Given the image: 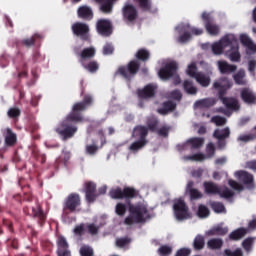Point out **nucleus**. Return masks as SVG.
I'll list each match as a JSON object with an SVG mask.
<instances>
[{"label":"nucleus","instance_id":"5701e85b","mask_svg":"<svg viewBox=\"0 0 256 256\" xmlns=\"http://www.w3.org/2000/svg\"><path fill=\"white\" fill-rule=\"evenodd\" d=\"M77 15L79 19H83L84 21H91L95 17L93 8L87 5L80 6L77 10Z\"/></svg>","mask_w":256,"mask_h":256},{"label":"nucleus","instance_id":"72a5a7b5","mask_svg":"<svg viewBox=\"0 0 256 256\" xmlns=\"http://www.w3.org/2000/svg\"><path fill=\"white\" fill-rule=\"evenodd\" d=\"M42 39H43V36L41 34L36 33L30 38L23 39L22 45H24L25 47H33V45H35L37 41H41Z\"/></svg>","mask_w":256,"mask_h":256},{"label":"nucleus","instance_id":"5fc2aeb1","mask_svg":"<svg viewBox=\"0 0 256 256\" xmlns=\"http://www.w3.org/2000/svg\"><path fill=\"white\" fill-rule=\"evenodd\" d=\"M224 256H245V255L243 254V249L236 248L235 250L225 249Z\"/></svg>","mask_w":256,"mask_h":256},{"label":"nucleus","instance_id":"79ce46f5","mask_svg":"<svg viewBox=\"0 0 256 256\" xmlns=\"http://www.w3.org/2000/svg\"><path fill=\"white\" fill-rule=\"evenodd\" d=\"M147 143L148 142H145L143 140L135 141L129 146V151H131L132 153H138L147 145Z\"/></svg>","mask_w":256,"mask_h":256},{"label":"nucleus","instance_id":"0e129e2a","mask_svg":"<svg viewBox=\"0 0 256 256\" xmlns=\"http://www.w3.org/2000/svg\"><path fill=\"white\" fill-rule=\"evenodd\" d=\"M212 123H215L217 127H221L227 123V119L221 116H214L212 117Z\"/></svg>","mask_w":256,"mask_h":256},{"label":"nucleus","instance_id":"3c124183","mask_svg":"<svg viewBox=\"0 0 256 256\" xmlns=\"http://www.w3.org/2000/svg\"><path fill=\"white\" fill-rule=\"evenodd\" d=\"M7 115L10 119H18V117H21V109L12 107L8 110Z\"/></svg>","mask_w":256,"mask_h":256},{"label":"nucleus","instance_id":"0eeeda50","mask_svg":"<svg viewBox=\"0 0 256 256\" xmlns=\"http://www.w3.org/2000/svg\"><path fill=\"white\" fill-rule=\"evenodd\" d=\"M174 215L178 221H183L189 217V207L183 199H178L173 205Z\"/></svg>","mask_w":256,"mask_h":256},{"label":"nucleus","instance_id":"2eb2a0df","mask_svg":"<svg viewBox=\"0 0 256 256\" xmlns=\"http://www.w3.org/2000/svg\"><path fill=\"white\" fill-rule=\"evenodd\" d=\"M236 177H238L239 181L245 185L248 189H255V181L253 178V174L240 170L236 172Z\"/></svg>","mask_w":256,"mask_h":256},{"label":"nucleus","instance_id":"a19ab883","mask_svg":"<svg viewBox=\"0 0 256 256\" xmlns=\"http://www.w3.org/2000/svg\"><path fill=\"white\" fill-rule=\"evenodd\" d=\"M157 127H159V119H157V117H155V116L148 118V120H147L148 131L155 133L158 129Z\"/></svg>","mask_w":256,"mask_h":256},{"label":"nucleus","instance_id":"bf43d9fd","mask_svg":"<svg viewBox=\"0 0 256 256\" xmlns=\"http://www.w3.org/2000/svg\"><path fill=\"white\" fill-rule=\"evenodd\" d=\"M171 253H173V248H171L168 245H162L159 249H158V254L160 256H168L171 255Z\"/></svg>","mask_w":256,"mask_h":256},{"label":"nucleus","instance_id":"4d7b16f0","mask_svg":"<svg viewBox=\"0 0 256 256\" xmlns=\"http://www.w3.org/2000/svg\"><path fill=\"white\" fill-rule=\"evenodd\" d=\"M240 41L242 45H244V47H247L248 49H253V41L251 40V38H249V36L242 34L240 36Z\"/></svg>","mask_w":256,"mask_h":256},{"label":"nucleus","instance_id":"dca6fc26","mask_svg":"<svg viewBox=\"0 0 256 256\" xmlns=\"http://www.w3.org/2000/svg\"><path fill=\"white\" fill-rule=\"evenodd\" d=\"M228 47L230 49V53H229L230 61H233L235 63H238V61H241V53H239V40H237V37H235V35L232 37V40Z\"/></svg>","mask_w":256,"mask_h":256},{"label":"nucleus","instance_id":"473e14b6","mask_svg":"<svg viewBox=\"0 0 256 256\" xmlns=\"http://www.w3.org/2000/svg\"><path fill=\"white\" fill-rule=\"evenodd\" d=\"M228 232H229L228 228H225L222 226H216V227L210 229L207 232V235H209L210 237H215V236L223 237L224 235H227Z\"/></svg>","mask_w":256,"mask_h":256},{"label":"nucleus","instance_id":"7ed1b4c3","mask_svg":"<svg viewBox=\"0 0 256 256\" xmlns=\"http://www.w3.org/2000/svg\"><path fill=\"white\" fill-rule=\"evenodd\" d=\"M224 81H227V78H221L218 81L213 83V89L218 91V97L222 101L223 105L226 107L227 110L220 108L221 113L227 115L228 117L231 116V112L239 111L241 109V105H239V100L235 97H225L227 94V89H229L232 85L230 81H227L226 84H223Z\"/></svg>","mask_w":256,"mask_h":256},{"label":"nucleus","instance_id":"4468645a","mask_svg":"<svg viewBox=\"0 0 256 256\" xmlns=\"http://www.w3.org/2000/svg\"><path fill=\"white\" fill-rule=\"evenodd\" d=\"M157 93V85L148 84L142 89L137 90V96L139 99H153Z\"/></svg>","mask_w":256,"mask_h":256},{"label":"nucleus","instance_id":"39448f33","mask_svg":"<svg viewBox=\"0 0 256 256\" xmlns=\"http://www.w3.org/2000/svg\"><path fill=\"white\" fill-rule=\"evenodd\" d=\"M81 195L77 193H70L63 202V213L69 215V213H77L81 211Z\"/></svg>","mask_w":256,"mask_h":256},{"label":"nucleus","instance_id":"c03bdc74","mask_svg":"<svg viewBox=\"0 0 256 256\" xmlns=\"http://www.w3.org/2000/svg\"><path fill=\"white\" fill-rule=\"evenodd\" d=\"M195 79L197 83H199L202 87H209V85L211 84V78L201 72L197 75Z\"/></svg>","mask_w":256,"mask_h":256},{"label":"nucleus","instance_id":"7c9ffc66","mask_svg":"<svg viewBox=\"0 0 256 256\" xmlns=\"http://www.w3.org/2000/svg\"><path fill=\"white\" fill-rule=\"evenodd\" d=\"M203 187L207 195H218L219 193V186L213 182L205 181Z\"/></svg>","mask_w":256,"mask_h":256},{"label":"nucleus","instance_id":"ddd939ff","mask_svg":"<svg viewBox=\"0 0 256 256\" xmlns=\"http://www.w3.org/2000/svg\"><path fill=\"white\" fill-rule=\"evenodd\" d=\"M84 189L87 203H95L99 197V194H97V184L93 181H88L84 184Z\"/></svg>","mask_w":256,"mask_h":256},{"label":"nucleus","instance_id":"680f3d73","mask_svg":"<svg viewBox=\"0 0 256 256\" xmlns=\"http://www.w3.org/2000/svg\"><path fill=\"white\" fill-rule=\"evenodd\" d=\"M169 131H171V127L169 126H162L161 128H157L155 133L159 135V137H169Z\"/></svg>","mask_w":256,"mask_h":256},{"label":"nucleus","instance_id":"09e8293b","mask_svg":"<svg viewBox=\"0 0 256 256\" xmlns=\"http://www.w3.org/2000/svg\"><path fill=\"white\" fill-rule=\"evenodd\" d=\"M210 207L214 213H225V205L221 202H212Z\"/></svg>","mask_w":256,"mask_h":256},{"label":"nucleus","instance_id":"a878e982","mask_svg":"<svg viewBox=\"0 0 256 256\" xmlns=\"http://www.w3.org/2000/svg\"><path fill=\"white\" fill-rule=\"evenodd\" d=\"M4 139L6 147H14L17 144V134L11 128L6 129Z\"/></svg>","mask_w":256,"mask_h":256},{"label":"nucleus","instance_id":"a211bd4d","mask_svg":"<svg viewBox=\"0 0 256 256\" xmlns=\"http://www.w3.org/2000/svg\"><path fill=\"white\" fill-rule=\"evenodd\" d=\"M95 3L99 5L100 13L104 15H111L113 13V7H115V3L117 0H95Z\"/></svg>","mask_w":256,"mask_h":256},{"label":"nucleus","instance_id":"8fccbe9b","mask_svg":"<svg viewBox=\"0 0 256 256\" xmlns=\"http://www.w3.org/2000/svg\"><path fill=\"white\" fill-rule=\"evenodd\" d=\"M218 195H220V197L223 199H231V197H234L235 192H233L228 187H225L223 190L219 189Z\"/></svg>","mask_w":256,"mask_h":256},{"label":"nucleus","instance_id":"f03ea898","mask_svg":"<svg viewBox=\"0 0 256 256\" xmlns=\"http://www.w3.org/2000/svg\"><path fill=\"white\" fill-rule=\"evenodd\" d=\"M134 60L128 62L127 65L120 66L117 70L118 75H121L127 81H131L139 70L141 69V61L142 63H147V61L151 58V52L145 48L139 49L135 54Z\"/></svg>","mask_w":256,"mask_h":256},{"label":"nucleus","instance_id":"423d86ee","mask_svg":"<svg viewBox=\"0 0 256 256\" xmlns=\"http://www.w3.org/2000/svg\"><path fill=\"white\" fill-rule=\"evenodd\" d=\"M122 15L127 25H135L137 19H139V11L133 4H126L122 8Z\"/></svg>","mask_w":256,"mask_h":256},{"label":"nucleus","instance_id":"69168bd1","mask_svg":"<svg viewBox=\"0 0 256 256\" xmlns=\"http://www.w3.org/2000/svg\"><path fill=\"white\" fill-rule=\"evenodd\" d=\"M207 158L211 159L215 157V144L209 143L206 147Z\"/></svg>","mask_w":256,"mask_h":256},{"label":"nucleus","instance_id":"412c9836","mask_svg":"<svg viewBox=\"0 0 256 256\" xmlns=\"http://www.w3.org/2000/svg\"><path fill=\"white\" fill-rule=\"evenodd\" d=\"M31 216L34 219H37L41 227H43V225H45V222L47 221V215L45 214L43 208L39 204H37L36 207H32Z\"/></svg>","mask_w":256,"mask_h":256},{"label":"nucleus","instance_id":"f8f14e48","mask_svg":"<svg viewBox=\"0 0 256 256\" xmlns=\"http://www.w3.org/2000/svg\"><path fill=\"white\" fill-rule=\"evenodd\" d=\"M233 36L232 34H227L225 35L220 41L214 43L212 45V53L214 55H221L229 45H231V41H233Z\"/></svg>","mask_w":256,"mask_h":256},{"label":"nucleus","instance_id":"603ef678","mask_svg":"<svg viewBox=\"0 0 256 256\" xmlns=\"http://www.w3.org/2000/svg\"><path fill=\"white\" fill-rule=\"evenodd\" d=\"M115 213L119 215V217H123L125 213H127V204L117 203L115 207Z\"/></svg>","mask_w":256,"mask_h":256},{"label":"nucleus","instance_id":"4c0bfd02","mask_svg":"<svg viewBox=\"0 0 256 256\" xmlns=\"http://www.w3.org/2000/svg\"><path fill=\"white\" fill-rule=\"evenodd\" d=\"M231 135V130L229 128L216 129L213 133L215 139H229Z\"/></svg>","mask_w":256,"mask_h":256},{"label":"nucleus","instance_id":"13d9d810","mask_svg":"<svg viewBox=\"0 0 256 256\" xmlns=\"http://www.w3.org/2000/svg\"><path fill=\"white\" fill-rule=\"evenodd\" d=\"M111 199H123V190L121 188L112 189L109 192Z\"/></svg>","mask_w":256,"mask_h":256},{"label":"nucleus","instance_id":"774afa93","mask_svg":"<svg viewBox=\"0 0 256 256\" xmlns=\"http://www.w3.org/2000/svg\"><path fill=\"white\" fill-rule=\"evenodd\" d=\"M189 255H191V249L189 248H181L175 254V256H189Z\"/></svg>","mask_w":256,"mask_h":256},{"label":"nucleus","instance_id":"aec40b11","mask_svg":"<svg viewBox=\"0 0 256 256\" xmlns=\"http://www.w3.org/2000/svg\"><path fill=\"white\" fill-rule=\"evenodd\" d=\"M147 135H149V129L147 126L138 125L133 129L132 137L133 139H138V141H144L149 143L147 140Z\"/></svg>","mask_w":256,"mask_h":256},{"label":"nucleus","instance_id":"393cba45","mask_svg":"<svg viewBox=\"0 0 256 256\" xmlns=\"http://www.w3.org/2000/svg\"><path fill=\"white\" fill-rule=\"evenodd\" d=\"M177 109V104L173 101L163 102L162 107L157 110L160 115H168Z\"/></svg>","mask_w":256,"mask_h":256},{"label":"nucleus","instance_id":"4be33fe9","mask_svg":"<svg viewBox=\"0 0 256 256\" xmlns=\"http://www.w3.org/2000/svg\"><path fill=\"white\" fill-rule=\"evenodd\" d=\"M217 65L221 75H231V73H235V71H237V65L229 64L225 60H219Z\"/></svg>","mask_w":256,"mask_h":256},{"label":"nucleus","instance_id":"f3484780","mask_svg":"<svg viewBox=\"0 0 256 256\" xmlns=\"http://www.w3.org/2000/svg\"><path fill=\"white\" fill-rule=\"evenodd\" d=\"M57 255L58 256H71V250H69V243L64 236H58L57 239Z\"/></svg>","mask_w":256,"mask_h":256},{"label":"nucleus","instance_id":"e433bc0d","mask_svg":"<svg viewBox=\"0 0 256 256\" xmlns=\"http://www.w3.org/2000/svg\"><path fill=\"white\" fill-rule=\"evenodd\" d=\"M205 143L204 138L194 137L187 140V144L190 145L191 149H201Z\"/></svg>","mask_w":256,"mask_h":256},{"label":"nucleus","instance_id":"9b49d317","mask_svg":"<svg viewBox=\"0 0 256 256\" xmlns=\"http://www.w3.org/2000/svg\"><path fill=\"white\" fill-rule=\"evenodd\" d=\"M71 29L76 37H80L82 41H89V25L83 22H75L72 24Z\"/></svg>","mask_w":256,"mask_h":256},{"label":"nucleus","instance_id":"c756f323","mask_svg":"<svg viewBox=\"0 0 256 256\" xmlns=\"http://www.w3.org/2000/svg\"><path fill=\"white\" fill-rule=\"evenodd\" d=\"M81 66L83 67V69H86L88 73H97V71H99V62H97V60L82 62Z\"/></svg>","mask_w":256,"mask_h":256},{"label":"nucleus","instance_id":"49530a36","mask_svg":"<svg viewBox=\"0 0 256 256\" xmlns=\"http://www.w3.org/2000/svg\"><path fill=\"white\" fill-rule=\"evenodd\" d=\"M254 131H255V133L240 135L238 137V141H242L243 143H249V141H255V139H256V126L254 127Z\"/></svg>","mask_w":256,"mask_h":256},{"label":"nucleus","instance_id":"1a4fd4ad","mask_svg":"<svg viewBox=\"0 0 256 256\" xmlns=\"http://www.w3.org/2000/svg\"><path fill=\"white\" fill-rule=\"evenodd\" d=\"M178 69L179 66H177V62H170L160 68L158 75L163 81H168V79H171V77H174L177 74Z\"/></svg>","mask_w":256,"mask_h":256},{"label":"nucleus","instance_id":"c9c22d12","mask_svg":"<svg viewBox=\"0 0 256 256\" xmlns=\"http://www.w3.org/2000/svg\"><path fill=\"white\" fill-rule=\"evenodd\" d=\"M208 249H212L213 251L219 250L223 247V239L221 238H212L207 242Z\"/></svg>","mask_w":256,"mask_h":256},{"label":"nucleus","instance_id":"338daca9","mask_svg":"<svg viewBox=\"0 0 256 256\" xmlns=\"http://www.w3.org/2000/svg\"><path fill=\"white\" fill-rule=\"evenodd\" d=\"M80 255L81 256H93V248L89 246H82L80 248Z\"/></svg>","mask_w":256,"mask_h":256},{"label":"nucleus","instance_id":"ea45409f","mask_svg":"<svg viewBox=\"0 0 256 256\" xmlns=\"http://www.w3.org/2000/svg\"><path fill=\"white\" fill-rule=\"evenodd\" d=\"M183 89L188 95H197V87L193 85V81L191 80L184 81Z\"/></svg>","mask_w":256,"mask_h":256},{"label":"nucleus","instance_id":"6ab92c4d","mask_svg":"<svg viewBox=\"0 0 256 256\" xmlns=\"http://www.w3.org/2000/svg\"><path fill=\"white\" fill-rule=\"evenodd\" d=\"M240 97L246 105H256V93L251 88H242Z\"/></svg>","mask_w":256,"mask_h":256},{"label":"nucleus","instance_id":"37998d69","mask_svg":"<svg viewBox=\"0 0 256 256\" xmlns=\"http://www.w3.org/2000/svg\"><path fill=\"white\" fill-rule=\"evenodd\" d=\"M233 79L236 85H247V81H245V70H239L233 75Z\"/></svg>","mask_w":256,"mask_h":256},{"label":"nucleus","instance_id":"864d4df0","mask_svg":"<svg viewBox=\"0 0 256 256\" xmlns=\"http://www.w3.org/2000/svg\"><path fill=\"white\" fill-rule=\"evenodd\" d=\"M210 211L209 208H207V206L201 204L198 207V217H200L201 219H205L206 217H209Z\"/></svg>","mask_w":256,"mask_h":256},{"label":"nucleus","instance_id":"a18cd8bd","mask_svg":"<svg viewBox=\"0 0 256 256\" xmlns=\"http://www.w3.org/2000/svg\"><path fill=\"white\" fill-rule=\"evenodd\" d=\"M28 69L29 65L27 64V62H22V65L17 67L18 79H23V77H27V75H29L27 71Z\"/></svg>","mask_w":256,"mask_h":256},{"label":"nucleus","instance_id":"20e7f679","mask_svg":"<svg viewBox=\"0 0 256 256\" xmlns=\"http://www.w3.org/2000/svg\"><path fill=\"white\" fill-rule=\"evenodd\" d=\"M128 211L130 215L125 218V225H133L134 223H145L147 219H151L149 209L143 203L131 204V200H128Z\"/></svg>","mask_w":256,"mask_h":256},{"label":"nucleus","instance_id":"cd10ccee","mask_svg":"<svg viewBox=\"0 0 256 256\" xmlns=\"http://www.w3.org/2000/svg\"><path fill=\"white\" fill-rule=\"evenodd\" d=\"M249 233V229L240 227L229 234L230 241H239Z\"/></svg>","mask_w":256,"mask_h":256},{"label":"nucleus","instance_id":"2f4dec72","mask_svg":"<svg viewBox=\"0 0 256 256\" xmlns=\"http://www.w3.org/2000/svg\"><path fill=\"white\" fill-rule=\"evenodd\" d=\"M139 9L142 10L143 13H151V9H153V2L151 0H135Z\"/></svg>","mask_w":256,"mask_h":256},{"label":"nucleus","instance_id":"f704fd0d","mask_svg":"<svg viewBox=\"0 0 256 256\" xmlns=\"http://www.w3.org/2000/svg\"><path fill=\"white\" fill-rule=\"evenodd\" d=\"M194 251H201L205 249V237L203 235L198 234L193 241Z\"/></svg>","mask_w":256,"mask_h":256},{"label":"nucleus","instance_id":"b1692460","mask_svg":"<svg viewBox=\"0 0 256 256\" xmlns=\"http://www.w3.org/2000/svg\"><path fill=\"white\" fill-rule=\"evenodd\" d=\"M96 54L97 50H95V47L91 46L84 48L80 53L77 54L79 57V63H85L88 61V59H93Z\"/></svg>","mask_w":256,"mask_h":256},{"label":"nucleus","instance_id":"58836bf2","mask_svg":"<svg viewBox=\"0 0 256 256\" xmlns=\"http://www.w3.org/2000/svg\"><path fill=\"white\" fill-rule=\"evenodd\" d=\"M137 195H138V192L133 187H125L122 190V199H135Z\"/></svg>","mask_w":256,"mask_h":256},{"label":"nucleus","instance_id":"6e6552de","mask_svg":"<svg viewBox=\"0 0 256 256\" xmlns=\"http://www.w3.org/2000/svg\"><path fill=\"white\" fill-rule=\"evenodd\" d=\"M202 20L204 21V27L207 33H209V35H212L215 37L219 35V33H221V28L219 27V25L213 22V17H211V14L207 12H203Z\"/></svg>","mask_w":256,"mask_h":256},{"label":"nucleus","instance_id":"052dcab7","mask_svg":"<svg viewBox=\"0 0 256 256\" xmlns=\"http://www.w3.org/2000/svg\"><path fill=\"white\" fill-rule=\"evenodd\" d=\"M186 159L188 161H205V159H207V156H205V154L203 153H196L190 156H186Z\"/></svg>","mask_w":256,"mask_h":256},{"label":"nucleus","instance_id":"de8ad7c7","mask_svg":"<svg viewBox=\"0 0 256 256\" xmlns=\"http://www.w3.org/2000/svg\"><path fill=\"white\" fill-rule=\"evenodd\" d=\"M186 73L187 75H189V77H192L193 79H195L197 75L200 73V72H197V64L195 62H192L190 65H188Z\"/></svg>","mask_w":256,"mask_h":256},{"label":"nucleus","instance_id":"6e6d98bb","mask_svg":"<svg viewBox=\"0 0 256 256\" xmlns=\"http://www.w3.org/2000/svg\"><path fill=\"white\" fill-rule=\"evenodd\" d=\"M254 241V238L248 237L242 242V247L247 251V253H249L253 249Z\"/></svg>","mask_w":256,"mask_h":256},{"label":"nucleus","instance_id":"bb28decb","mask_svg":"<svg viewBox=\"0 0 256 256\" xmlns=\"http://www.w3.org/2000/svg\"><path fill=\"white\" fill-rule=\"evenodd\" d=\"M195 186V182L189 181L186 186V193H189L190 199H203V193H201L198 189L193 188Z\"/></svg>","mask_w":256,"mask_h":256},{"label":"nucleus","instance_id":"e2e57ef3","mask_svg":"<svg viewBox=\"0 0 256 256\" xmlns=\"http://www.w3.org/2000/svg\"><path fill=\"white\" fill-rule=\"evenodd\" d=\"M98 151H99V146H97V143L93 142V144L86 145L87 155H95Z\"/></svg>","mask_w":256,"mask_h":256},{"label":"nucleus","instance_id":"c85d7f7f","mask_svg":"<svg viewBox=\"0 0 256 256\" xmlns=\"http://www.w3.org/2000/svg\"><path fill=\"white\" fill-rule=\"evenodd\" d=\"M217 103V99L215 98H204L201 100H197L195 102V107H200L201 109H209V107H213Z\"/></svg>","mask_w":256,"mask_h":256},{"label":"nucleus","instance_id":"9d476101","mask_svg":"<svg viewBox=\"0 0 256 256\" xmlns=\"http://www.w3.org/2000/svg\"><path fill=\"white\" fill-rule=\"evenodd\" d=\"M96 31L102 37H111L113 35V24L109 19H99L96 23Z\"/></svg>","mask_w":256,"mask_h":256},{"label":"nucleus","instance_id":"f257e3e1","mask_svg":"<svg viewBox=\"0 0 256 256\" xmlns=\"http://www.w3.org/2000/svg\"><path fill=\"white\" fill-rule=\"evenodd\" d=\"M84 90L81 91L82 101L76 102L72 111L65 117L60 125L55 129L56 133L60 135L63 141L75 137L77 133V123H83L84 118L81 112L87 111L91 105H93V96L91 94L83 95Z\"/></svg>","mask_w":256,"mask_h":256}]
</instances>
